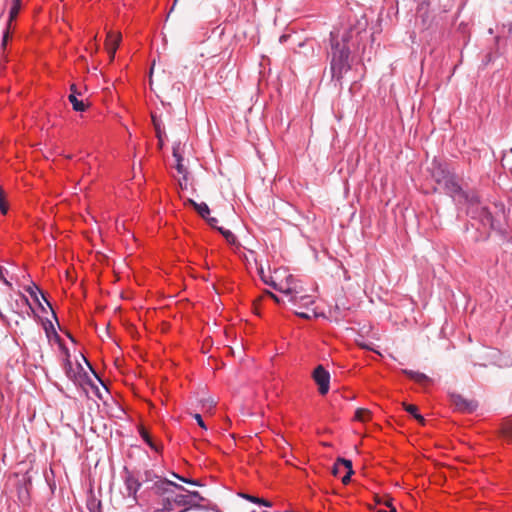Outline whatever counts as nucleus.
Wrapping results in <instances>:
<instances>
[{
    "label": "nucleus",
    "instance_id": "nucleus-1",
    "mask_svg": "<svg viewBox=\"0 0 512 512\" xmlns=\"http://www.w3.org/2000/svg\"><path fill=\"white\" fill-rule=\"evenodd\" d=\"M144 483L150 484L144 489L140 498L153 512H170L176 507H185V512L190 507L198 506L196 501L191 500V496L176 493L175 489L186 491V489L170 480H167L152 471H145Z\"/></svg>",
    "mask_w": 512,
    "mask_h": 512
},
{
    "label": "nucleus",
    "instance_id": "nucleus-2",
    "mask_svg": "<svg viewBox=\"0 0 512 512\" xmlns=\"http://www.w3.org/2000/svg\"><path fill=\"white\" fill-rule=\"evenodd\" d=\"M367 21L363 18L355 24L335 28L330 32V71L332 79L341 82L343 76L351 69L349 56L351 47L355 45L362 32H365Z\"/></svg>",
    "mask_w": 512,
    "mask_h": 512
},
{
    "label": "nucleus",
    "instance_id": "nucleus-3",
    "mask_svg": "<svg viewBox=\"0 0 512 512\" xmlns=\"http://www.w3.org/2000/svg\"><path fill=\"white\" fill-rule=\"evenodd\" d=\"M269 278H271L269 285L283 295L282 297H278L268 292V295L278 304L288 302L293 294L299 293L297 290L302 285L298 279L282 268L275 269Z\"/></svg>",
    "mask_w": 512,
    "mask_h": 512
},
{
    "label": "nucleus",
    "instance_id": "nucleus-4",
    "mask_svg": "<svg viewBox=\"0 0 512 512\" xmlns=\"http://www.w3.org/2000/svg\"><path fill=\"white\" fill-rule=\"evenodd\" d=\"M464 203L467 204V214L471 218L477 219L484 227H495L493 212L488 206L480 202L475 193H471Z\"/></svg>",
    "mask_w": 512,
    "mask_h": 512
},
{
    "label": "nucleus",
    "instance_id": "nucleus-5",
    "mask_svg": "<svg viewBox=\"0 0 512 512\" xmlns=\"http://www.w3.org/2000/svg\"><path fill=\"white\" fill-rule=\"evenodd\" d=\"M297 291L299 293L293 294L288 301L292 305L295 314L304 319L317 317V313L313 308V297L307 293L302 285Z\"/></svg>",
    "mask_w": 512,
    "mask_h": 512
},
{
    "label": "nucleus",
    "instance_id": "nucleus-6",
    "mask_svg": "<svg viewBox=\"0 0 512 512\" xmlns=\"http://www.w3.org/2000/svg\"><path fill=\"white\" fill-rule=\"evenodd\" d=\"M440 186L443 187L450 197H452L454 202L459 204L464 203L471 194L470 192H465L461 188L453 174H451Z\"/></svg>",
    "mask_w": 512,
    "mask_h": 512
},
{
    "label": "nucleus",
    "instance_id": "nucleus-7",
    "mask_svg": "<svg viewBox=\"0 0 512 512\" xmlns=\"http://www.w3.org/2000/svg\"><path fill=\"white\" fill-rule=\"evenodd\" d=\"M66 357L63 362V370L65 375L69 380H71L74 384H80L86 376V373L81 366V364L74 365L70 360V355L68 350H65Z\"/></svg>",
    "mask_w": 512,
    "mask_h": 512
},
{
    "label": "nucleus",
    "instance_id": "nucleus-8",
    "mask_svg": "<svg viewBox=\"0 0 512 512\" xmlns=\"http://www.w3.org/2000/svg\"><path fill=\"white\" fill-rule=\"evenodd\" d=\"M123 479H124V485H125V490H126V494L128 497L132 498V500L134 502H138L139 500V496H138V491L140 490L142 484L146 485L145 486V489L147 488V486L149 484L147 483H144V481H139L131 472L129 471H126L124 476H123ZM145 479V476L143 477L142 480Z\"/></svg>",
    "mask_w": 512,
    "mask_h": 512
},
{
    "label": "nucleus",
    "instance_id": "nucleus-9",
    "mask_svg": "<svg viewBox=\"0 0 512 512\" xmlns=\"http://www.w3.org/2000/svg\"><path fill=\"white\" fill-rule=\"evenodd\" d=\"M313 379L319 387V393L325 395L330 387V374L323 366L319 365L313 372Z\"/></svg>",
    "mask_w": 512,
    "mask_h": 512
},
{
    "label": "nucleus",
    "instance_id": "nucleus-10",
    "mask_svg": "<svg viewBox=\"0 0 512 512\" xmlns=\"http://www.w3.org/2000/svg\"><path fill=\"white\" fill-rule=\"evenodd\" d=\"M346 470V474L341 477L343 484H347L350 481L351 475L353 474L352 462L345 458H338L332 468L334 476H341L342 470Z\"/></svg>",
    "mask_w": 512,
    "mask_h": 512
},
{
    "label": "nucleus",
    "instance_id": "nucleus-11",
    "mask_svg": "<svg viewBox=\"0 0 512 512\" xmlns=\"http://www.w3.org/2000/svg\"><path fill=\"white\" fill-rule=\"evenodd\" d=\"M450 399L455 409L460 412L471 413L475 411L478 406L476 401L467 400L459 394H451Z\"/></svg>",
    "mask_w": 512,
    "mask_h": 512
},
{
    "label": "nucleus",
    "instance_id": "nucleus-12",
    "mask_svg": "<svg viewBox=\"0 0 512 512\" xmlns=\"http://www.w3.org/2000/svg\"><path fill=\"white\" fill-rule=\"evenodd\" d=\"M121 41V35L119 33H113L109 32L107 34V40H106V50L109 54L110 60H113L115 57L116 50L119 46V43Z\"/></svg>",
    "mask_w": 512,
    "mask_h": 512
},
{
    "label": "nucleus",
    "instance_id": "nucleus-13",
    "mask_svg": "<svg viewBox=\"0 0 512 512\" xmlns=\"http://www.w3.org/2000/svg\"><path fill=\"white\" fill-rule=\"evenodd\" d=\"M450 175L451 173L444 165L436 162L433 163L431 176L438 185H441Z\"/></svg>",
    "mask_w": 512,
    "mask_h": 512
},
{
    "label": "nucleus",
    "instance_id": "nucleus-14",
    "mask_svg": "<svg viewBox=\"0 0 512 512\" xmlns=\"http://www.w3.org/2000/svg\"><path fill=\"white\" fill-rule=\"evenodd\" d=\"M20 8H21V0H12V6L9 11L8 24H7V28H6V31L4 32V36H3V45H5V43L7 41L8 28H9L11 22L17 17V15L20 11Z\"/></svg>",
    "mask_w": 512,
    "mask_h": 512
},
{
    "label": "nucleus",
    "instance_id": "nucleus-15",
    "mask_svg": "<svg viewBox=\"0 0 512 512\" xmlns=\"http://www.w3.org/2000/svg\"><path fill=\"white\" fill-rule=\"evenodd\" d=\"M402 372L407 377H409L410 379L414 380L415 382H417L419 384L424 385V384L430 382V378L427 375H425L424 373L413 371V370H408V369H404Z\"/></svg>",
    "mask_w": 512,
    "mask_h": 512
},
{
    "label": "nucleus",
    "instance_id": "nucleus-16",
    "mask_svg": "<svg viewBox=\"0 0 512 512\" xmlns=\"http://www.w3.org/2000/svg\"><path fill=\"white\" fill-rule=\"evenodd\" d=\"M189 203L196 209V211L198 212V214L202 217V218H207L210 214V209L208 207V205L204 202L202 203H196L194 200L192 199H189L188 200Z\"/></svg>",
    "mask_w": 512,
    "mask_h": 512
},
{
    "label": "nucleus",
    "instance_id": "nucleus-17",
    "mask_svg": "<svg viewBox=\"0 0 512 512\" xmlns=\"http://www.w3.org/2000/svg\"><path fill=\"white\" fill-rule=\"evenodd\" d=\"M239 496L249 502H252V503H255V504H258V505H262V506H265V507H271L272 504L271 502H269L268 500H265L263 498H259V497H256V496H253V495H250V494H246V493H239Z\"/></svg>",
    "mask_w": 512,
    "mask_h": 512
},
{
    "label": "nucleus",
    "instance_id": "nucleus-18",
    "mask_svg": "<svg viewBox=\"0 0 512 512\" xmlns=\"http://www.w3.org/2000/svg\"><path fill=\"white\" fill-rule=\"evenodd\" d=\"M68 99H69L70 103L72 104L73 109L75 111L83 112L86 110V108H87L86 104L82 100H79L77 98V96H75L74 94H70L68 96Z\"/></svg>",
    "mask_w": 512,
    "mask_h": 512
},
{
    "label": "nucleus",
    "instance_id": "nucleus-19",
    "mask_svg": "<svg viewBox=\"0 0 512 512\" xmlns=\"http://www.w3.org/2000/svg\"><path fill=\"white\" fill-rule=\"evenodd\" d=\"M370 417V411L364 408L357 409L354 415V419L359 422H366L370 419Z\"/></svg>",
    "mask_w": 512,
    "mask_h": 512
},
{
    "label": "nucleus",
    "instance_id": "nucleus-20",
    "mask_svg": "<svg viewBox=\"0 0 512 512\" xmlns=\"http://www.w3.org/2000/svg\"><path fill=\"white\" fill-rule=\"evenodd\" d=\"M404 409L406 412L411 414L415 419H417L419 422L423 423L424 418L422 415L418 414V408L415 405L412 404H404Z\"/></svg>",
    "mask_w": 512,
    "mask_h": 512
},
{
    "label": "nucleus",
    "instance_id": "nucleus-21",
    "mask_svg": "<svg viewBox=\"0 0 512 512\" xmlns=\"http://www.w3.org/2000/svg\"><path fill=\"white\" fill-rule=\"evenodd\" d=\"M140 435H141L142 439L146 442L147 445H149V447L151 449H153L157 452L159 451V447L152 441L149 433L146 430L142 429L140 431Z\"/></svg>",
    "mask_w": 512,
    "mask_h": 512
},
{
    "label": "nucleus",
    "instance_id": "nucleus-22",
    "mask_svg": "<svg viewBox=\"0 0 512 512\" xmlns=\"http://www.w3.org/2000/svg\"><path fill=\"white\" fill-rule=\"evenodd\" d=\"M221 234L224 236V238L226 239V241L231 244V245H235L236 244V237L235 235L230 231V230H227V229H224L222 227L220 228H217Z\"/></svg>",
    "mask_w": 512,
    "mask_h": 512
},
{
    "label": "nucleus",
    "instance_id": "nucleus-23",
    "mask_svg": "<svg viewBox=\"0 0 512 512\" xmlns=\"http://www.w3.org/2000/svg\"><path fill=\"white\" fill-rule=\"evenodd\" d=\"M502 432L505 438L512 440V419L506 420L502 425Z\"/></svg>",
    "mask_w": 512,
    "mask_h": 512
},
{
    "label": "nucleus",
    "instance_id": "nucleus-24",
    "mask_svg": "<svg viewBox=\"0 0 512 512\" xmlns=\"http://www.w3.org/2000/svg\"><path fill=\"white\" fill-rule=\"evenodd\" d=\"M16 304L19 307L25 306L28 309L27 314H29L30 312H33V308L31 306L28 298L23 294H20V299H19V301L18 300L16 301Z\"/></svg>",
    "mask_w": 512,
    "mask_h": 512
},
{
    "label": "nucleus",
    "instance_id": "nucleus-25",
    "mask_svg": "<svg viewBox=\"0 0 512 512\" xmlns=\"http://www.w3.org/2000/svg\"><path fill=\"white\" fill-rule=\"evenodd\" d=\"M494 364L500 367H508L512 364V359L510 357H504L503 359L495 360Z\"/></svg>",
    "mask_w": 512,
    "mask_h": 512
},
{
    "label": "nucleus",
    "instance_id": "nucleus-26",
    "mask_svg": "<svg viewBox=\"0 0 512 512\" xmlns=\"http://www.w3.org/2000/svg\"><path fill=\"white\" fill-rule=\"evenodd\" d=\"M201 402L203 408L206 409L207 411L212 410L216 405V402L213 399H203L201 400Z\"/></svg>",
    "mask_w": 512,
    "mask_h": 512
},
{
    "label": "nucleus",
    "instance_id": "nucleus-27",
    "mask_svg": "<svg viewBox=\"0 0 512 512\" xmlns=\"http://www.w3.org/2000/svg\"><path fill=\"white\" fill-rule=\"evenodd\" d=\"M185 492H187L188 495L191 496V500L195 501L197 500L198 502L199 501H203V497L200 495V493L198 491H188L186 490Z\"/></svg>",
    "mask_w": 512,
    "mask_h": 512
},
{
    "label": "nucleus",
    "instance_id": "nucleus-28",
    "mask_svg": "<svg viewBox=\"0 0 512 512\" xmlns=\"http://www.w3.org/2000/svg\"><path fill=\"white\" fill-rule=\"evenodd\" d=\"M193 418L197 421V424L203 429L207 430V426L204 423L202 416L199 413L193 414Z\"/></svg>",
    "mask_w": 512,
    "mask_h": 512
},
{
    "label": "nucleus",
    "instance_id": "nucleus-29",
    "mask_svg": "<svg viewBox=\"0 0 512 512\" xmlns=\"http://www.w3.org/2000/svg\"><path fill=\"white\" fill-rule=\"evenodd\" d=\"M183 159H178L176 162L175 168L179 174L186 175V169L182 163Z\"/></svg>",
    "mask_w": 512,
    "mask_h": 512
},
{
    "label": "nucleus",
    "instance_id": "nucleus-30",
    "mask_svg": "<svg viewBox=\"0 0 512 512\" xmlns=\"http://www.w3.org/2000/svg\"><path fill=\"white\" fill-rule=\"evenodd\" d=\"M26 291L33 297L35 298V300H38L37 298V291H38V287L37 286H29L26 288Z\"/></svg>",
    "mask_w": 512,
    "mask_h": 512
},
{
    "label": "nucleus",
    "instance_id": "nucleus-31",
    "mask_svg": "<svg viewBox=\"0 0 512 512\" xmlns=\"http://www.w3.org/2000/svg\"><path fill=\"white\" fill-rule=\"evenodd\" d=\"M259 273H260L261 280H262L265 284L269 285V282H271V278H269V276H270L271 274H265L262 268L260 269Z\"/></svg>",
    "mask_w": 512,
    "mask_h": 512
},
{
    "label": "nucleus",
    "instance_id": "nucleus-32",
    "mask_svg": "<svg viewBox=\"0 0 512 512\" xmlns=\"http://www.w3.org/2000/svg\"><path fill=\"white\" fill-rule=\"evenodd\" d=\"M152 120H153V124H154L155 130L157 132V136H158L159 139H161V133L162 132H161L160 124L157 121L155 116H152Z\"/></svg>",
    "mask_w": 512,
    "mask_h": 512
},
{
    "label": "nucleus",
    "instance_id": "nucleus-33",
    "mask_svg": "<svg viewBox=\"0 0 512 512\" xmlns=\"http://www.w3.org/2000/svg\"><path fill=\"white\" fill-rule=\"evenodd\" d=\"M176 478H178L179 480L185 482V483H188V484H192V485H199V483L195 480H190V479H187V478H184V477H181L177 474H173Z\"/></svg>",
    "mask_w": 512,
    "mask_h": 512
},
{
    "label": "nucleus",
    "instance_id": "nucleus-34",
    "mask_svg": "<svg viewBox=\"0 0 512 512\" xmlns=\"http://www.w3.org/2000/svg\"><path fill=\"white\" fill-rule=\"evenodd\" d=\"M0 281H2L8 287L12 286V284L5 278L4 273H3V268L1 266H0Z\"/></svg>",
    "mask_w": 512,
    "mask_h": 512
},
{
    "label": "nucleus",
    "instance_id": "nucleus-35",
    "mask_svg": "<svg viewBox=\"0 0 512 512\" xmlns=\"http://www.w3.org/2000/svg\"><path fill=\"white\" fill-rule=\"evenodd\" d=\"M376 512H396V509L390 504H387L386 508H379L376 510Z\"/></svg>",
    "mask_w": 512,
    "mask_h": 512
},
{
    "label": "nucleus",
    "instance_id": "nucleus-36",
    "mask_svg": "<svg viewBox=\"0 0 512 512\" xmlns=\"http://www.w3.org/2000/svg\"><path fill=\"white\" fill-rule=\"evenodd\" d=\"M205 219L208 221L210 226H212L214 228H217V226H216V224L218 223V219L217 218H215V217H207Z\"/></svg>",
    "mask_w": 512,
    "mask_h": 512
},
{
    "label": "nucleus",
    "instance_id": "nucleus-37",
    "mask_svg": "<svg viewBox=\"0 0 512 512\" xmlns=\"http://www.w3.org/2000/svg\"><path fill=\"white\" fill-rule=\"evenodd\" d=\"M179 185H180L181 189L187 188V176L186 175H183L182 178L179 180Z\"/></svg>",
    "mask_w": 512,
    "mask_h": 512
},
{
    "label": "nucleus",
    "instance_id": "nucleus-38",
    "mask_svg": "<svg viewBox=\"0 0 512 512\" xmlns=\"http://www.w3.org/2000/svg\"><path fill=\"white\" fill-rule=\"evenodd\" d=\"M173 157L175 158L176 162H178V159H183L180 153L178 152L177 148H173Z\"/></svg>",
    "mask_w": 512,
    "mask_h": 512
},
{
    "label": "nucleus",
    "instance_id": "nucleus-39",
    "mask_svg": "<svg viewBox=\"0 0 512 512\" xmlns=\"http://www.w3.org/2000/svg\"><path fill=\"white\" fill-rule=\"evenodd\" d=\"M70 90H71L70 94H74L75 96L81 95V93L77 90V87L75 84L71 85Z\"/></svg>",
    "mask_w": 512,
    "mask_h": 512
},
{
    "label": "nucleus",
    "instance_id": "nucleus-40",
    "mask_svg": "<svg viewBox=\"0 0 512 512\" xmlns=\"http://www.w3.org/2000/svg\"><path fill=\"white\" fill-rule=\"evenodd\" d=\"M489 355H490V357H492V358H496L498 355H499V356H501V355H500V353H499V351H497V350H491V351H490V353H489Z\"/></svg>",
    "mask_w": 512,
    "mask_h": 512
},
{
    "label": "nucleus",
    "instance_id": "nucleus-41",
    "mask_svg": "<svg viewBox=\"0 0 512 512\" xmlns=\"http://www.w3.org/2000/svg\"><path fill=\"white\" fill-rule=\"evenodd\" d=\"M177 1H178V0H174V2H173V5H172V8H171L170 12L174 9V7H175V5H176Z\"/></svg>",
    "mask_w": 512,
    "mask_h": 512
}]
</instances>
